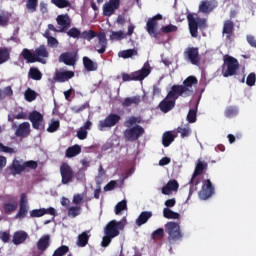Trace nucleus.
<instances>
[{
	"label": "nucleus",
	"mask_w": 256,
	"mask_h": 256,
	"mask_svg": "<svg viewBox=\"0 0 256 256\" xmlns=\"http://www.w3.org/2000/svg\"><path fill=\"white\" fill-rule=\"evenodd\" d=\"M59 61L71 67L75 65L77 60L75 59V55L72 53L64 52L60 55Z\"/></svg>",
	"instance_id": "nucleus-24"
},
{
	"label": "nucleus",
	"mask_w": 256,
	"mask_h": 256,
	"mask_svg": "<svg viewBox=\"0 0 256 256\" xmlns=\"http://www.w3.org/2000/svg\"><path fill=\"white\" fill-rule=\"evenodd\" d=\"M121 121V116L111 113L104 120H100L98 124L99 131H103L106 128L115 127L117 123Z\"/></svg>",
	"instance_id": "nucleus-14"
},
{
	"label": "nucleus",
	"mask_w": 256,
	"mask_h": 256,
	"mask_svg": "<svg viewBox=\"0 0 256 256\" xmlns=\"http://www.w3.org/2000/svg\"><path fill=\"white\" fill-rule=\"evenodd\" d=\"M25 99L28 101V103H31L37 99V92L32 90L31 88H28L24 93Z\"/></svg>",
	"instance_id": "nucleus-43"
},
{
	"label": "nucleus",
	"mask_w": 256,
	"mask_h": 256,
	"mask_svg": "<svg viewBox=\"0 0 256 256\" xmlns=\"http://www.w3.org/2000/svg\"><path fill=\"white\" fill-rule=\"evenodd\" d=\"M184 55L187 56L188 60L192 65H199V48L189 47L184 52Z\"/></svg>",
	"instance_id": "nucleus-20"
},
{
	"label": "nucleus",
	"mask_w": 256,
	"mask_h": 256,
	"mask_svg": "<svg viewBox=\"0 0 256 256\" xmlns=\"http://www.w3.org/2000/svg\"><path fill=\"white\" fill-rule=\"evenodd\" d=\"M38 5H39V0H27L26 9H28L30 13H35V11H37Z\"/></svg>",
	"instance_id": "nucleus-46"
},
{
	"label": "nucleus",
	"mask_w": 256,
	"mask_h": 256,
	"mask_svg": "<svg viewBox=\"0 0 256 256\" xmlns=\"http://www.w3.org/2000/svg\"><path fill=\"white\" fill-rule=\"evenodd\" d=\"M28 119L32 123L33 129H36L38 131H43V129H45V120L41 112L33 110L29 113Z\"/></svg>",
	"instance_id": "nucleus-11"
},
{
	"label": "nucleus",
	"mask_w": 256,
	"mask_h": 256,
	"mask_svg": "<svg viewBox=\"0 0 256 256\" xmlns=\"http://www.w3.org/2000/svg\"><path fill=\"white\" fill-rule=\"evenodd\" d=\"M0 239L3 243H9V240L11 239V234L8 231H1Z\"/></svg>",
	"instance_id": "nucleus-61"
},
{
	"label": "nucleus",
	"mask_w": 256,
	"mask_h": 256,
	"mask_svg": "<svg viewBox=\"0 0 256 256\" xmlns=\"http://www.w3.org/2000/svg\"><path fill=\"white\" fill-rule=\"evenodd\" d=\"M60 175L62 185H69V183H71L75 177V172L69 163L64 162L60 165Z\"/></svg>",
	"instance_id": "nucleus-10"
},
{
	"label": "nucleus",
	"mask_w": 256,
	"mask_h": 256,
	"mask_svg": "<svg viewBox=\"0 0 256 256\" xmlns=\"http://www.w3.org/2000/svg\"><path fill=\"white\" fill-rule=\"evenodd\" d=\"M222 35L226 36V41H232L235 37V23L232 20L224 21Z\"/></svg>",
	"instance_id": "nucleus-17"
},
{
	"label": "nucleus",
	"mask_w": 256,
	"mask_h": 256,
	"mask_svg": "<svg viewBox=\"0 0 256 256\" xmlns=\"http://www.w3.org/2000/svg\"><path fill=\"white\" fill-rule=\"evenodd\" d=\"M66 253H69V247L62 245L58 249H56L52 256H63Z\"/></svg>",
	"instance_id": "nucleus-54"
},
{
	"label": "nucleus",
	"mask_w": 256,
	"mask_h": 256,
	"mask_svg": "<svg viewBox=\"0 0 256 256\" xmlns=\"http://www.w3.org/2000/svg\"><path fill=\"white\" fill-rule=\"evenodd\" d=\"M47 43H48V47H52V48L59 47V40H57V38L53 36L48 37Z\"/></svg>",
	"instance_id": "nucleus-62"
},
{
	"label": "nucleus",
	"mask_w": 256,
	"mask_h": 256,
	"mask_svg": "<svg viewBox=\"0 0 256 256\" xmlns=\"http://www.w3.org/2000/svg\"><path fill=\"white\" fill-rule=\"evenodd\" d=\"M224 115L227 119H233V117H237V115H239V108L236 106H228L224 111Z\"/></svg>",
	"instance_id": "nucleus-34"
},
{
	"label": "nucleus",
	"mask_w": 256,
	"mask_h": 256,
	"mask_svg": "<svg viewBox=\"0 0 256 256\" xmlns=\"http://www.w3.org/2000/svg\"><path fill=\"white\" fill-rule=\"evenodd\" d=\"M89 233V231H84L78 235L76 242L78 247H87V245L89 244V239L91 237V234Z\"/></svg>",
	"instance_id": "nucleus-29"
},
{
	"label": "nucleus",
	"mask_w": 256,
	"mask_h": 256,
	"mask_svg": "<svg viewBox=\"0 0 256 256\" xmlns=\"http://www.w3.org/2000/svg\"><path fill=\"white\" fill-rule=\"evenodd\" d=\"M29 129H31V124H29V122L20 124L15 132L16 137H27Z\"/></svg>",
	"instance_id": "nucleus-28"
},
{
	"label": "nucleus",
	"mask_w": 256,
	"mask_h": 256,
	"mask_svg": "<svg viewBox=\"0 0 256 256\" xmlns=\"http://www.w3.org/2000/svg\"><path fill=\"white\" fill-rule=\"evenodd\" d=\"M163 237H165V230L163 228H158L151 234L153 241H159V239H163Z\"/></svg>",
	"instance_id": "nucleus-44"
},
{
	"label": "nucleus",
	"mask_w": 256,
	"mask_h": 256,
	"mask_svg": "<svg viewBox=\"0 0 256 256\" xmlns=\"http://www.w3.org/2000/svg\"><path fill=\"white\" fill-rule=\"evenodd\" d=\"M85 109H89V103H85L81 106H74L71 108L72 113H82Z\"/></svg>",
	"instance_id": "nucleus-59"
},
{
	"label": "nucleus",
	"mask_w": 256,
	"mask_h": 256,
	"mask_svg": "<svg viewBox=\"0 0 256 256\" xmlns=\"http://www.w3.org/2000/svg\"><path fill=\"white\" fill-rule=\"evenodd\" d=\"M178 30L177 26L173 25V24H169L166 26H163L161 28V32L162 33H176V31Z\"/></svg>",
	"instance_id": "nucleus-56"
},
{
	"label": "nucleus",
	"mask_w": 256,
	"mask_h": 256,
	"mask_svg": "<svg viewBox=\"0 0 256 256\" xmlns=\"http://www.w3.org/2000/svg\"><path fill=\"white\" fill-rule=\"evenodd\" d=\"M188 27L191 37H199V29H207V19L199 18L197 14H187Z\"/></svg>",
	"instance_id": "nucleus-4"
},
{
	"label": "nucleus",
	"mask_w": 256,
	"mask_h": 256,
	"mask_svg": "<svg viewBox=\"0 0 256 256\" xmlns=\"http://www.w3.org/2000/svg\"><path fill=\"white\" fill-rule=\"evenodd\" d=\"M39 164H37V161L29 160L24 162V169H36Z\"/></svg>",
	"instance_id": "nucleus-63"
},
{
	"label": "nucleus",
	"mask_w": 256,
	"mask_h": 256,
	"mask_svg": "<svg viewBox=\"0 0 256 256\" xmlns=\"http://www.w3.org/2000/svg\"><path fill=\"white\" fill-rule=\"evenodd\" d=\"M165 231L168 234V241L170 245L177 243L183 239V234L181 233V227L177 222H168L165 224Z\"/></svg>",
	"instance_id": "nucleus-8"
},
{
	"label": "nucleus",
	"mask_w": 256,
	"mask_h": 256,
	"mask_svg": "<svg viewBox=\"0 0 256 256\" xmlns=\"http://www.w3.org/2000/svg\"><path fill=\"white\" fill-rule=\"evenodd\" d=\"M208 167H209V164L207 162L201 159H198L196 162V166H195L192 178L189 182V185H193L194 183V185L197 187L199 185V181L198 180L195 181V178L199 177V175H203V172L207 171Z\"/></svg>",
	"instance_id": "nucleus-15"
},
{
	"label": "nucleus",
	"mask_w": 256,
	"mask_h": 256,
	"mask_svg": "<svg viewBox=\"0 0 256 256\" xmlns=\"http://www.w3.org/2000/svg\"><path fill=\"white\" fill-rule=\"evenodd\" d=\"M175 141V136L171 132H165L162 136V145L164 147H169L171 143Z\"/></svg>",
	"instance_id": "nucleus-37"
},
{
	"label": "nucleus",
	"mask_w": 256,
	"mask_h": 256,
	"mask_svg": "<svg viewBox=\"0 0 256 256\" xmlns=\"http://www.w3.org/2000/svg\"><path fill=\"white\" fill-rule=\"evenodd\" d=\"M87 135H88V132L87 130H85V128H80L77 131V137L78 139H80V141H85V139H87Z\"/></svg>",
	"instance_id": "nucleus-60"
},
{
	"label": "nucleus",
	"mask_w": 256,
	"mask_h": 256,
	"mask_svg": "<svg viewBox=\"0 0 256 256\" xmlns=\"http://www.w3.org/2000/svg\"><path fill=\"white\" fill-rule=\"evenodd\" d=\"M127 223L126 219H122L120 221L117 220H111L108 222L104 228V234L108 235L110 237H119L121 235V231L125 229V225Z\"/></svg>",
	"instance_id": "nucleus-7"
},
{
	"label": "nucleus",
	"mask_w": 256,
	"mask_h": 256,
	"mask_svg": "<svg viewBox=\"0 0 256 256\" xmlns=\"http://www.w3.org/2000/svg\"><path fill=\"white\" fill-rule=\"evenodd\" d=\"M0 152L1 153H15V149L5 146L3 143H0Z\"/></svg>",
	"instance_id": "nucleus-64"
},
{
	"label": "nucleus",
	"mask_w": 256,
	"mask_h": 256,
	"mask_svg": "<svg viewBox=\"0 0 256 256\" xmlns=\"http://www.w3.org/2000/svg\"><path fill=\"white\" fill-rule=\"evenodd\" d=\"M163 215H164L165 219H179V217H181L180 213L173 212V210H171L169 208L163 209Z\"/></svg>",
	"instance_id": "nucleus-39"
},
{
	"label": "nucleus",
	"mask_w": 256,
	"mask_h": 256,
	"mask_svg": "<svg viewBox=\"0 0 256 256\" xmlns=\"http://www.w3.org/2000/svg\"><path fill=\"white\" fill-rule=\"evenodd\" d=\"M125 209H127V200H122L115 206V214L121 215V211H125Z\"/></svg>",
	"instance_id": "nucleus-48"
},
{
	"label": "nucleus",
	"mask_w": 256,
	"mask_h": 256,
	"mask_svg": "<svg viewBox=\"0 0 256 256\" xmlns=\"http://www.w3.org/2000/svg\"><path fill=\"white\" fill-rule=\"evenodd\" d=\"M3 211L4 213L6 214H10V213H13V211H17V203H5L3 205Z\"/></svg>",
	"instance_id": "nucleus-50"
},
{
	"label": "nucleus",
	"mask_w": 256,
	"mask_h": 256,
	"mask_svg": "<svg viewBox=\"0 0 256 256\" xmlns=\"http://www.w3.org/2000/svg\"><path fill=\"white\" fill-rule=\"evenodd\" d=\"M131 105L139 107L141 105V97L139 95L126 97L122 102V107H131Z\"/></svg>",
	"instance_id": "nucleus-27"
},
{
	"label": "nucleus",
	"mask_w": 256,
	"mask_h": 256,
	"mask_svg": "<svg viewBox=\"0 0 256 256\" xmlns=\"http://www.w3.org/2000/svg\"><path fill=\"white\" fill-rule=\"evenodd\" d=\"M82 61L84 69H86V71H97V69H99V65L97 64V62H94L93 60H91V58L87 56H84Z\"/></svg>",
	"instance_id": "nucleus-30"
},
{
	"label": "nucleus",
	"mask_w": 256,
	"mask_h": 256,
	"mask_svg": "<svg viewBox=\"0 0 256 256\" xmlns=\"http://www.w3.org/2000/svg\"><path fill=\"white\" fill-rule=\"evenodd\" d=\"M179 97L180 96L177 94V92L171 88L167 96L158 105L160 111L162 113H169V111H173Z\"/></svg>",
	"instance_id": "nucleus-5"
},
{
	"label": "nucleus",
	"mask_w": 256,
	"mask_h": 256,
	"mask_svg": "<svg viewBox=\"0 0 256 256\" xmlns=\"http://www.w3.org/2000/svg\"><path fill=\"white\" fill-rule=\"evenodd\" d=\"M151 74V67L149 66V62H145L142 69L132 72L131 74L122 73V81H143L146 77H149Z\"/></svg>",
	"instance_id": "nucleus-6"
},
{
	"label": "nucleus",
	"mask_w": 256,
	"mask_h": 256,
	"mask_svg": "<svg viewBox=\"0 0 256 256\" xmlns=\"http://www.w3.org/2000/svg\"><path fill=\"white\" fill-rule=\"evenodd\" d=\"M51 245V236L49 234L43 235L37 242V249L40 253H45Z\"/></svg>",
	"instance_id": "nucleus-22"
},
{
	"label": "nucleus",
	"mask_w": 256,
	"mask_h": 256,
	"mask_svg": "<svg viewBox=\"0 0 256 256\" xmlns=\"http://www.w3.org/2000/svg\"><path fill=\"white\" fill-rule=\"evenodd\" d=\"M10 169L14 175H21V173L25 171V162L21 164L19 160H14L10 166Z\"/></svg>",
	"instance_id": "nucleus-31"
},
{
	"label": "nucleus",
	"mask_w": 256,
	"mask_h": 256,
	"mask_svg": "<svg viewBox=\"0 0 256 256\" xmlns=\"http://www.w3.org/2000/svg\"><path fill=\"white\" fill-rule=\"evenodd\" d=\"M140 123H143V118L140 116H131L125 121V127H128L124 131V139L126 141L133 143L145 135V128Z\"/></svg>",
	"instance_id": "nucleus-1"
},
{
	"label": "nucleus",
	"mask_w": 256,
	"mask_h": 256,
	"mask_svg": "<svg viewBox=\"0 0 256 256\" xmlns=\"http://www.w3.org/2000/svg\"><path fill=\"white\" fill-rule=\"evenodd\" d=\"M110 41H123V39H127V34L123 31H112L109 36Z\"/></svg>",
	"instance_id": "nucleus-35"
},
{
	"label": "nucleus",
	"mask_w": 256,
	"mask_h": 256,
	"mask_svg": "<svg viewBox=\"0 0 256 256\" xmlns=\"http://www.w3.org/2000/svg\"><path fill=\"white\" fill-rule=\"evenodd\" d=\"M121 7V0H109L104 3L102 10L104 17H111V15H115V11Z\"/></svg>",
	"instance_id": "nucleus-16"
},
{
	"label": "nucleus",
	"mask_w": 256,
	"mask_h": 256,
	"mask_svg": "<svg viewBox=\"0 0 256 256\" xmlns=\"http://www.w3.org/2000/svg\"><path fill=\"white\" fill-rule=\"evenodd\" d=\"M255 83H256V75H255V72H252L246 78V85H248V87H253Z\"/></svg>",
	"instance_id": "nucleus-57"
},
{
	"label": "nucleus",
	"mask_w": 256,
	"mask_h": 256,
	"mask_svg": "<svg viewBox=\"0 0 256 256\" xmlns=\"http://www.w3.org/2000/svg\"><path fill=\"white\" fill-rule=\"evenodd\" d=\"M199 80L195 76H188L182 85L175 84L171 88L177 93L180 97H191L193 95V85H197Z\"/></svg>",
	"instance_id": "nucleus-3"
},
{
	"label": "nucleus",
	"mask_w": 256,
	"mask_h": 256,
	"mask_svg": "<svg viewBox=\"0 0 256 256\" xmlns=\"http://www.w3.org/2000/svg\"><path fill=\"white\" fill-rule=\"evenodd\" d=\"M95 49L100 55L107 51V36L104 32L98 33V44L95 46Z\"/></svg>",
	"instance_id": "nucleus-21"
},
{
	"label": "nucleus",
	"mask_w": 256,
	"mask_h": 256,
	"mask_svg": "<svg viewBox=\"0 0 256 256\" xmlns=\"http://www.w3.org/2000/svg\"><path fill=\"white\" fill-rule=\"evenodd\" d=\"M113 239H114L113 236H109L108 234H105V236H103L102 238L101 247H109Z\"/></svg>",
	"instance_id": "nucleus-58"
},
{
	"label": "nucleus",
	"mask_w": 256,
	"mask_h": 256,
	"mask_svg": "<svg viewBox=\"0 0 256 256\" xmlns=\"http://www.w3.org/2000/svg\"><path fill=\"white\" fill-rule=\"evenodd\" d=\"M73 77H75V72L73 71H57L54 75V81L57 83H65L69 81V79H73Z\"/></svg>",
	"instance_id": "nucleus-19"
},
{
	"label": "nucleus",
	"mask_w": 256,
	"mask_h": 256,
	"mask_svg": "<svg viewBox=\"0 0 256 256\" xmlns=\"http://www.w3.org/2000/svg\"><path fill=\"white\" fill-rule=\"evenodd\" d=\"M81 153V146L79 144L70 146L67 148L65 155L68 159H72V157H77Z\"/></svg>",
	"instance_id": "nucleus-32"
},
{
	"label": "nucleus",
	"mask_w": 256,
	"mask_h": 256,
	"mask_svg": "<svg viewBox=\"0 0 256 256\" xmlns=\"http://www.w3.org/2000/svg\"><path fill=\"white\" fill-rule=\"evenodd\" d=\"M29 213V206L19 205V210L16 214V219H25Z\"/></svg>",
	"instance_id": "nucleus-40"
},
{
	"label": "nucleus",
	"mask_w": 256,
	"mask_h": 256,
	"mask_svg": "<svg viewBox=\"0 0 256 256\" xmlns=\"http://www.w3.org/2000/svg\"><path fill=\"white\" fill-rule=\"evenodd\" d=\"M61 126V123L58 120H53L49 127L47 128L48 133H55V131L59 130V127Z\"/></svg>",
	"instance_id": "nucleus-52"
},
{
	"label": "nucleus",
	"mask_w": 256,
	"mask_h": 256,
	"mask_svg": "<svg viewBox=\"0 0 256 256\" xmlns=\"http://www.w3.org/2000/svg\"><path fill=\"white\" fill-rule=\"evenodd\" d=\"M179 189V182L177 180H170L163 188V195H171L172 191H177Z\"/></svg>",
	"instance_id": "nucleus-25"
},
{
	"label": "nucleus",
	"mask_w": 256,
	"mask_h": 256,
	"mask_svg": "<svg viewBox=\"0 0 256 256\" xmlns=\"http://www.w3.org/2000/svg\"><path fill=\"white\" fill-rule=\"evenodd\" d=\"M151 217H153V212L151 211L141 212L135 221L137 227H141L142 225H145V223H147V221H149Z\"/></svg>",
	"instance_id": "nucleus-26"
},
{
	"label": "nucleus",
	"mask_w": 256,
	"mask_h": 256,
	"mask_svg": "<svg viewBox=\"0 0 256 256\" xmlns=\"http://www.w3.org/2000/svg\"><path fill=\"white\" fill-rule=\"evenodd\" d=\"M21 55L27 63L45 64V61L43 59H47L49 57V51L47 50L46 45H40L38 48L35 49L34 53L31 52V50L24 48Z\"/></svg>",
	"instance_id": "nucleus-2"
},
{
	"label": "nucleus",
	"mask_w": 256,
	"mask_h": 256,
	"mask_svg": "<svg viewBox=\"0 0 256 256\" xmlns=\"http://www.w3.org/2000/svg\"><path fill=\"white\" fill-rule=\"evenodd\" d=\"M27 239H29V234L23 230H18L13 234L12 243L15 245H23Z\"/></svg>",
	"instance_id": "nucleus-23"
},
{
	"label": "nucleus",
	"mask_w": 256,
	"mask_h": 256,
	"mask_svg": "<svg viewBox=\"0 0 256 256\" xmlns=\"http://www.w3.org/2000/svg\"><path fill=\"white\" fill-rule=\"evenodd\" d=\"M161 20H163V15L156 14L152 18H149L146 23L147 33L155 37V39H157V37L159 36V33H157V25H159L158 21H161Z\"/></svg>",
	"instance_id": "nucleus-13"
},
{
	"label": "nucleus",
	"mask_w": 256,
	"mask_h": 256,
	"mask_svg": "<svg viewBox=\"0 0 256 256\" xmlns=\"http://www.w3.org/2000/svg\"><path fill=\"white\" fill-rule=\"evenodd\" d=\"M67 35L68 37H72L73 39H79V37L81 38L82 33L81 30L73 27L67 32Z\"/></svg>",
	"instance_id": "nucleus-53"
},
{
	"label": "nucleus",
	"mask_w": 256,
	"mask_h": 256,
	"mask_svg": "<svg viewBox=\"0 0 256 256\" xmlns=\"http://www.w3.org/2000/svg\"><path fill=\"white\" fill-rule=\"evenodd\" d=\"M177 133H180L182 139H185V137H189L191 135V128L189 126L178 127Z\"/></svg>",
	"instance_id": "nucleus-49"
},
{
	"label": "nucleus",
	"mask_w": 256,
	"mask_h": 256,
	"mask_svg": "<svg viewBox=\"0 0 256 256\" xmlns=\"http://www.w3.org/2000/svg\"><path fill=\"white\" fill-rule=\"evenodd\" d=\"M95 37H99V34L94 30L84 31L81 34V39H85L86 41H92Z\"/></svg>",
	"instance_id": "nucleus-41"
},
{
	"label": "nucleus",
	"mask_w": 256,
	"mask_h": 256,
	"mask_svg": "<svg viewBox=\"0 0 256 256\" xmlns=\"http://www.w3.org/2000/svg\"><path fill=\"white\" fill-rule=\"evenodd\" d=\"M199 11L200 13H211L213 11V8H211V2L202 1L199 5Z\"/></svg>",
	"instance_id": "nucleus-45"
},
{
	"label": "nucleus",
	"mask_w": 256,
	"mask_h": 256,
	"mask_svg": "<svg viewBox=\"0 0 256 256\" xmlns=\"http://www.w3.org/2000/svg\"><path fill=\"white\" fill-rule=\"evenodd\" d=\"M78 215H81V206H71L68 209V217L75 219Z\"/></svg>",
	"instance_id": "nucleus-47"
},
{
	"label": "nucleus",
	"mask_w": 256,
	"mask_h": 256,
	"mask_svg": "<svg viewBox=\"0 0 256 256\" xmlns=\"http://www.w3.org/2000/svg\"><path fill=\"white\" fill-rule=\"evenodd\" d=\"M215 195V187H213V183H211L210 179L204 180L201 190L198 192V197L202 201H207L210 197Z\"/></svg>",
	"instance_id": "nucleus-12"
},
{
	"label": "nucleus",
	"mask_w": 256,
	"mask_h": 256,
	"mask_svg": "<svg viewBox=\"0 0 256 256\" xmlns=\"http://www.w3.org/2000/svg\"><path fill=\"white\" fill-rule=\"evenodd\" d=\"M51 3L58 7V9L71 7V2H69V0H51Z\"/></svg>",
	"instance_id": "nucleus-42"
},
{
	"label": "nucleus",
	"mask_w": 256,
	"mask_h": 256,
	"mask_svg": "<svg viewBox=\"0 0 256 256\" xmlns=\"http://www.w3.org/2000/svg\"><path fill=\"white\" fill-rule=\"evenodd\" d=\"M45 215V208L34 209L30 211V217L32 219L43 217Z\"/></svg>",
	"instance_id": "nucleus-51"
},
{
	"label": "nucleus",
	"mask_w": 256,
	"mask_h": 256,
	"mask_svg": "<svg viewBox=\"0 0 256 256\" xmlns=\"http://www.w3.org/2000/svg\"><path fill=\"white\" fill-rule=\"evenodd\" d=\"M11 59V50L7 47L0 48V65Z\"/></svg>",
	"instance_id": "nucleus-33"
},
{
	"label": "nucleus",
	"mask_w": 256,
	"mask_h": 256,
	"mask_svg": "<svg viewBox=\"0 0 256 256\" xmlns=\"http://www.w3.org/2000/svg\"><path fill=\"white\" fill-rule=\"evenodd\" d=\"M137 55V49L122 50L118 53V57H122V59H130L131 57H135Z\"/></svg>",
	"instance_id": "nucleus-36"
},
{
	"label": "nucleus",
	"mask_w": 256,
	"mask_h": 256,
	"mask_svg": "<svg viewBox=\"0 0 256 256\" xmlns=\"http://www.w3.org/2000/svg\"><path fill=\"white\" fill-rule=\"evenodd\" d=\"M188 123H195L197 121V110L190 109L187 114Z\"/></svg>",
	"instance_id": "nucleus-55"
},
{
	"label": "nucleus",
	"mask_w": 256,
	"mask_h": 256,
	"mask_svg": "<svg viewBox=\"0 0 256 256\" xmlns=\"http://www.w3.org/2000/svg\"><path fill=\"white\" fill-rule=\"evenodd\" d=\"M28 75L30 79H33L34 81H41V79H43V74L39 71V68H30Z\"/></svg>",
	"instance_id": "nucleus-38"
},
{
	"label": "nucleus",
	"mask_w": 256,
	"mask_h": 256,
	"mask_svg": "<svg viewBox=\"0 0 256 256\" xmlns=\"http://www.w3.org/2000/svg\"><path fill=\"white\" fill-rule=\"evenodd\" d=\"M225 67L226 70L223 72V77H233V75H237L239 71V61L233 56H227L224 58L223 69H225Z\"/></svg>",
	"instance_id": "nucleus-9"
},
{
	"label": "nucleus",
	"mask_w": 256,
	"mask_h": 256,
	"mask_svg": "<svg viewBox=\"0 0 256 256\" xmlns=\"http://www.w3.org/2000/svg\"><path fill=\"white\" fill-rule=\"evenodd\" d=\"M56 21L61 27L59 33H65V31L71 27V18H69V14L58 15Z\"/></svg>",
	"instance_id": "nucleus-18"
}]
</instances>
